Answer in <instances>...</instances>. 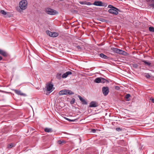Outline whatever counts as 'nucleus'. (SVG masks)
Segmentation results:
<instances>
[{
    "instance_id": "b1692460",
    "label": "nucleus",
    "mask_w": 154,
    "mask_h": 154,
    "mask_svg": "<svg viewBox=\"0 0 154 154\" xmlns=\"http://www.w3.org/2000/svg\"><path fill=\"white\" fill-rule=\"evenodd\" d=\"M144 75L147 79H149L150 77V76L148 73H144Z\"/></svg>"
},
{
    "instance_id": "ea45409f",
    "label": "nucleus",
    "mask_w": 154,
    "mask_h": 154,
    "mask_svg": "<svg viewBox=\"0 0 154 154\" xmlns=\"http://www.w3.org/2000/svg\"><path fill=\"white\" fill-rule=\"evenodd\" d=\"M2 57H1V56H0V61L1 60H2Z\"/></svg>"
},
{
    "instance_id": "cd10ccee",
    "label": "nucleus",
    "mask_w": 154,
    "mask_h": 154,
    "mask_svg": "<svg viewBox=\"0 0 154 154\" xmlns=\"http://www.w3.org/2000/svg\"><path fill=\"white\" fill-rule=\"evenodd\" d=\"M75 100V99L74 98H72V99L71 101H70V104H73L74 103Z\"/></svg>"
},
{
    "instance_id": "f257e3e1",
    "label": "nucleus",
    "mask_w": 154,
    "mask_h": 154,
    "mask_svg": "<svg viewBox=\"0 0 154 154\" xmlns=\"http://www.w3.org/2000/svg\"><path fill=\"white\" fill-rule=\"evenodd\" d=\"M74 93L69 89H64L60 91L59 94L60 95H73Z\"/></svg>"
},
{
    "instance_id": "a878e982",
    "label": "nucleus",
    "mask_w": 154,
    "mask_h": 154,
    "mask_svg": "<svg viewBox=\"0 0 154 154\" xmlns=\"http://www.w3.org/2000/svg\"><path fill=\"white\" fill-rule=\"evenodd\" d=\"M149 30L150 32H154V28L152 27H149Z\"/></svg>"
},
{
    "instance_id": "58836bf2",
    "label": "nucleus",
    "mask_w": 154,
    "mask_h": 154,
    "mask_svg": "<svg viewBox=\"0 0 154 154\" xmlns=\"http://www.w3.org/2000/svg\"><path fill=\"white\" fill-rule=\"evenodd\" d=\"M77 48L78 49H81V47H80V46H77Z\"/></svg>"
},
{
    "instance_id": "2eb2a0df",
    "label": "nucleus",
    "mask_w": 154,
    "mask_h": 154,
    "mask_svg": "<svg viewBox=\"0 0 154 154\" xmlns=\"http://www.w3.org/2000/svg\"><path fill=\"white\" fill-rule=\"evenodd\" d=\"M14 92L18 95H20L21 96H24L25 94L21 92L20 91L17 90H14Z\"/></svg>"
},
{
    "instance_id": "7c9ffc66",
    "label": "nucleus",
    "mask_w": 154,
    "mask_h": 154,
    "mask_svg": "<svg viewBox=\"0 0 154 154\" xmlns=\"http://www.w3.org/2000/svg\"><path fill=\"white\" fill-rule=\"evenodd\" d=\"M146 2H151L152 3L154 2V0H145Z\"/></svg>"
},
{
    "instance_id": "473e14b6",
    "label": "nucleus",
    "mask_w": 154,
    "mask_h": 154,
    "mask_svg": "<svg viewBox=\"0 0 154 154\" xmlns=\"http://www.w3.org/2000/svg\"><path fill=\"white\" fill-rule=\"evenodd\" d=\"M130 96V95L129 94H127L126 95L125 97L126 99H128Z\"/></svg>"
},
{
    "instance_id": "6e6552de",
    "label": "nucleus",
    "mask_w": 154,
    "mask_h": 154,
    "mask_svg": "<svg viewBox=\"0 0 154 154\" xmlns=\"http://www.w3.org/2000/svg\"><path fill=\"white\" fill-rule=\"evenodd\" d=\"M118 10L115 9H110L108 11V12L110 14H112L117 15L118 14Z\"/></svg>"
},
{
    "instance_id": "f03ea898",
    "label": "nucleus",
    "mask_w": 154,
    "mask_h": 154,
    "mask_svg": "<svg viewBox=\"0 0 154 154\" xmlns=\"http://www.w3.org/2000/svg\"><path fill=\"white\" fill-rule=\"evenodd\" d=\"M27 6V2L26 0H22L20 2L19 6L21 9L24 10L26 9Z\"/></svg>"
},
{
    "instance_id": "423d86ee",
    "label": "nucleus",
    "mask_w": 154,
    "mask_h": 154,
    "mask_svg": "<svg viewBox=\"0 0 154 154\" xmlns=\"http://www.w3.org/2000/svg\"><path fill=\"white\" fill-rule=\"evenodd\" d=\"M102 91L103 94L105 96H106L108 94L109 91L107 87H103L102 88Z\"/></svg>"
},
{
    "instance_id": "39448f33",
    "label": "nucleus",
    "mask_w": 154,
    "mask_h": 154,
    "mask_svg": "<svg viewBox=\"0 0 154 154\" xmlns=\"http://www.w3.org/2000/svg\"><path fill=\"white\" fill-rule=\"evenodd\" d=\"M105 3H103L102 2L99 1H96L93 4V5L95 6L106 7V5H105Z\"/></svg>"
},
{
    "instance_id": "5701e85b",
    "label": "nucleus",
    "mask_w": 154,
    "mask_h": 154,
    "mask_svg": "<svg viewBox=\"0 0 154 154\" xmlns=\"http://www.w3.org/2000/svg\"><path fill=\"white\" fill-rule=\"evenodd\" d=\"M142 62H144L145 64L147 65L148 66H150L151 64V63H150L144 60H142Z\"/></svg>"
},
{
    "instance_id": "72a5a7b5",
    "label": "nucleus",
    "mask_w": 154,
    "mask_h": 154,
    "mask_svg": "<svg viewBox=\"0 0 154 154\" xmlns=\"http://www.w3.org/2000/svg\"><path fill=\"white\" fill-rule=\"evenodd\" d=\"M96 130L94 129H93L91 130V131L93 133H95L96 131Z\"/></svg>"
},
{
    "instance_id": "bb28decb",
    "label": "nucleus",
    "mask_w": 154,
    "mask_h": 154,
    "mask_svg": "<svg viewBox=\"0 0 154 154\" xmlns=\"http://www.w3.org/2000/svg\"><path fill=\"white\" fill-rule=\"evenodd\" d=\"M46 33H47V34L49 36L51 37L52 32H51L50 31H48V30L47 31H46Z\"/></svg>"
},
{
    "instance_id": "c85d7f7f",
    "label": "nucleus",
    "mask_w": 154,
    "mask_h": 154,
    "mask_svg": "<svg viewBox=\"0 0 154 154\" xmlns=\"http://www.w3.org/2000/svg\"><path fill=\"white\" fill-rule=\"evenodd\" d=\"M116 130L118 131H122V129L120 128H116Z\"/></svg>"
},
{
    "instance_id": "393cba45",
    "label": "nucleus",
    "mask_w": 154,
    "mask_h": 154,
    "mask_svg": "<svg viewBox=\"0 0 154 154\" xmlns=\"http://www.w3.org/2000/svg\"><path fill=\"white\" fill-rule=\"evenodd\" d=\"M14 146H15L14 145L13 143H11L10 144H9L8 145V148H11Z\"/></svg>"
},
{
    "instance_id": "c9c22d12",
    "label": "nucleus",
    "mask_w": 154,
    "mask_h": 154,
    "mask_svg": "<svg viewBox=\"0 0 154 154\" xmlns=\"http://www.w3.org/2000/svg\"><path fill=\"white\" fill-rule=\"evenodd\" d=\"M150 100L152 102L154 103V99L153 98H151Z\"/></svg>"
},
{
    "instance_id": "1a4fd4ad",
    "label": "nucleus",
    "mask_w": 154,
    "mask_h": 154,
    "mask_svg": "<svg viewBox=\"0 0 154 154\" xmlns=\"http://www.w3.org/2000/svg\"><path fill=\"white\" fill-rule=\"evenodd\" d=\"M53 85L51 84H49L48 85H47L45 87L46 89V90L47 91H50V92H51L52 91H51L52 89L53 88Z\"/></svg>"
},
{
    "instance_id": "f704fd0d",
    "label": "nucleus",
    "mask_w": 154,
    "mask_h": 154,
    "mask_svg": "<svg viewBox=\"0 0 154 154\" xmlns=\"http://www.w3.org/2000/svg\"><path fill=\"white\" fill-rule=\"evenodd\" d=\"M65 119L67 120H68L69 121H74V120H71L70 119H69L67 118H65Z\"/></svg>"
},
{
    "instance_id": "a211bd4d",
    "label": "nucleus",
    "mask_w": 154,
    "mask_h": 154,
    "mask_svg": "<svg viewBox=\"0 0 154 154\" xmlns=\"http://www.w3.org/2000/svg\"><path fill=\"white\" fill-rule=\"evenodd\" d=\"M94 82L97 83H101V78H96Z\"/></svg>"
},
{
    "instance_id": "7ed1b4c3",
    "label": "nucleus",
    "mask_w": 154,
    "mask_h": 154,
    "mask_svg": "<svg viewBox=\"0 0 154 154\" xmlns=\"http://www.w3.org/2000/svg\"><path fill=\"white\" fill-rule=\"evenodd\" d=\"M111 50L113 52L123 55H125L127 53L124 51L115 48H111Z\"/></svg>"
},
{
    "instance_id": "aec40b11",
    "label": "nucleus",
    "mask_w": 154,
    "mask_h": 154,
    "mask_svg": "<svg viewBox=\"0 0 154 154\" xmlns=\"http://www.w3.org/2000/svg\"><path fill=\"white\" fill-rule=\"evenodd\" d=\"M52 129L51 128H46L45 129L44 131L46 132H51Z\"/></svg>"
},
{
    "instance_id": "c756f323",
    "label": "nucleus",
    "mask_w": 154,
    "mask_h": 154,
    "mask_svg": "<svg viewBox=\"0 0 154 154\" xmlns=\"http://www.w3.org/2000/svg\"><path fill=\"white\" fill-rule=\"evenodd\" d=\"M149 5L151 7H152L153 8H154V3L152 4H150Z\"/></svg>"
},
{
    "instance_id": "0eeeda50",
    "label": "nucleus",
    "mask_w": 154,
    "mask_h": 154,
    "mask_svg": "<svg viewBox=\"0 0 154 154\" xmlns=\"http://www.w3.org/2000/svg\"><path fill=\"white\" fill-rule=\"evenodd\" d=\"M0 13L5 17H11L9 12H6L4 10H0Z\"/></svg>"
},
{
    "instance_id": "6ab92c4d",
    "label": "nucleus",
    "mask_w": 154,
    "mask_h": 154,
    "mask_svg": "<svg viewBox=\"0 0 154 154\" xmlns=\"http://www.w3.org/2000/svg\"><path fill=\"white\" fill-rule=\"evenodd\" d=\"M58 35V33L56 32H52L51 37H57Z\"/></svg>"
},
{
    "instance_id": "9d476101",
    "label": "nucleus",
    "mask_w": 154,
    "mask_h": 154,
    "mask_svg": "<svg viewBox=\"0 0 154 154\" xmlns=\"http://www.w3.org/2000/svg\"><path fill=\"white\" fill-rule=\"evenodd\" d=\"M98 106L97 103L95 101H91L89 104L90 107H96Z\"/></svg>"
},
{
    "instance_id": "9b49d317",
    "label": "nucleus",
    "mask_w": 154,
    "mask_h": 154,
    "mask_svg": "<svg viewBox=\"0 0 154 154\" xmlns=\"http://www.w3.org/2000/svg\"><path fill=\"white\" fill-rule=\"evenodd\" d=\"M72 72L71 71H67L66 73L63 74L62 75V77L63 78H66L69 75H71Z\"/></svg>"
},
{
    "instance_id": "4be33fe9",
    "label": "nucleus",
    "mask_w": 154,
    "mask_h": 154,
    "mask_svg": "<svg viewBox=\"0 0 154 154\" xmlns=\"http://www.w3.org/2000/svg\"><path fill=\"white\" fill-rule=\"evenodd\" d=\"M61 74L58 73L56 75V78L58 79H60L61 78Z\"/></svg>"
},
{
    "instance_id": "ddd939ff",
    "label": "nucleus",
    "mask_w": 154,
    "mask_h": 154,
    "mask_svg": "<svg viewBox=\"0 0 154 154\" xmlns=\"http://www.w3.org/2000/svg\"><path fill=\"white\" fill-rule=\"evenodd\" d=\"M100 57L102 59L104 60H108L109 57L105 55L103 53H101L99 54Z\"/></svg>"
},
{
    "instance_id": "4c0bfd02",
    "label": "nucleus",
    "mask_w": 154,
    "mask_h": 154,
    "mask_svg": "<svg viewBox=\"0 0 154 154\" xmlns=\"http://www.w3.org/2000/svg\"><path fill=\"white\" fill-rule=\"evenodd\" d=\"M134 67H135L136 68H137L138 67V65L137 64H134L133 66Z\"/></svg>"
},
{
    "instance_id": "f8f14e48",
    "label": "nucleus",
    "mask_w": 154,
    "mask_h": 154,
    "mask_svg": "<svg viewBox=\"0 0 154 154\" xmlns=\"http://www.w3.org/2000/svg\"><path fill=\"white\" fill-rule=\"evenodd\" d=\"M78 97L83 104L87 105V102L85 99H83L82 97L79 95H78Z\"/></svg>"
},
{
    "instance_id": "4468645a",
    "label": "nucleus",
    "mask_w": 154,
    "mask_h": 154,
    "mask_svg": "<svg viewBox=\"0 0 154 154\" xmlns=\"http://www.w3.org/2000/svg\"><path fill=\"white\" fill-rule=\"evenodd\" d=\"M0 54L4 57H6L8 55V54L7 52L1 49H0Z\"/></svg>"
},
{
    "instance_id": "f3484780",
    "label": "nucleus",
    "mask_w": 154,
    "mask_h": 154,
    "mask_svg": "<svg viewBox=\"0 0 154 154\" xmlns=\"http://www.w3.org/2000/svg\"><path fill=\"white\" fill-rule=\"evenodd\" d=\"M105 82H109L107 80L103 78H101V83H104Z\"/></svg>"
},
{
    "instance_id": "2f4dec72",
    "label": "nucleus",
    "mask_w": 154,
    "mask_h": 154,
    "mask_svg": "<svg viewBox=\"0 0 154 154\" xmlns=\"http://www.w3.org/2000/svg\"><path fill=\"white\" fill-rule=\"evenodd\" d=\"M63 143V142L61 140H58L57 141V143L59 144H61Z\"/></svg>"
},
{
    "instance_id": "412c9836",
    "label": "nucleus",
    "mask_w": 154,
    "mask_h": 154,
    "mask_svg": "<svg viewBox=\"0 0 154 154\" xmlns=\"http://www.w3.org/2000/svg\"><path fill=\"white\" fill-rule=\"evenodd\" d=\"M108 8H110V9H116L117 10H118L119 11H120L116 7H114V6H113L112 5H109L108 6Z\"/></svg>"
},
{
    "instance_id": "dca6fc26",
    "label": "nucleus",
    "mask_w": 154,
    "mask_h": 154,
    "mask_svg": "<svg viewBox=\"0 0 154 154\" xmlns=\"http://www.w3.org/2000/svg\"><path fill=\"white\" fill-rule=\"evenodd\" d=\"M79 3L81 5H91V2L86 1L79 2Z\"/></svg>"
},
{
    "instance_id": "20e7f679",
    "label": "nucleus",
    "mask_w": 154,
    "mask_h": 154,
    "mask_svg": "<svg viewBox=\"0 0 154 154\" xmlns=\"http://www.w3.org/2000/svg\"><path fill=\"white\" fill-rule=\"evenodd\" d=\"M46 13L51 15H54L58 14V12L56 10L50 8H48L46 9Z\"/></svg>"
},
{
    "instance_id": "e433bc0d",
    "label": "nucleus",
    "mask_w": 154,
    "mask_h": 154,
    "mask_svg": "<svg viewBox=\"0 0 154 154\" xmlns=\"http://www.w3.org/2000/svg\"><path fill=\"white\" fill-rule=\"evenodd\" d=\"M115 88L117 90H119V89L120 88L118 86H116L115 87Z\"/></svg>"
}]
</instances>
